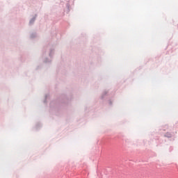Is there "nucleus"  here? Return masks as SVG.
I'll return each instance as SVG.
<instances>
[{
	"mask_svg": "<svg viewBox=\"0 0 178 178\" xmlns=\"http://www.w3.org/2000/svg\"><path fill=\"white\" fill-rule=\"evenodd\" d=\"M165 137H168V138H170V137H172V135L170 134L165 135Z\"/></svg>",
	"mask_w": 178,
	"mask_h": 178,
	"instance_id": "1",
	"label": "nucleus"
}]
</instances>
